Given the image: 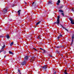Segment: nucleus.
<instances>
[{
	"label": "nucleus",
	"instance_id": "obj_1",
	"mask_svg": "<svg viewBox=\"0 0 74 74\" xmlns=\"http://www.w3.org/2000/svg\"><path fill=\"white\" fill-rule=\"evenodd\" d=\"M58 19L57 20V21L55 23H57L58 25V24H59V18H60V17L59 16H58L57 17Z\"/></svg>",
	"mask_w": 74,
	"mask_h": 74
},
{
	"label": "nucleus",
	"instance_id": "obj_2",
	"mask_svg": "<svg viewBox=\"0 0 74 74\" xmlns=\"http://www.w3.org/2000/svg\"><path fill=\"white\" fill-rule=\"evenodd\" d=\"M69 20L71 21V24H72V25H74V20H73V18H70Z\"/></svg>",
	"mask_w": 74,
	"mask_h": 74
},
{
	"label": "nucleus",
	"instance_id": "obj_3",
	"mask_svg": "<svg viewBox=\"0 0 74 74\" xmlns=\"http://www.w3.org/2000/svg\"><path fill=\"white\" fill-rule=\"evenodd\" d=\"M8 10V8H4L3 9V12H4V13H6L7 12V10Z\"/></svg>",
	"mask_w": 74,
	"mask_h": 74
},
{
	"label": "nucleus",
	"instance_id": "obj_4",
	"mask_svg": "<svg viewBox=\"0 0 74 74\" xmlns=\"http://www.w3.org/2000/svg\"><path fill=\"white\" fill-rule=\"evenodd\" d=\"M42 68L43 69V70H45L46 69H47V65H44V66L42 67Z\"/></svg>",
	"mask_w": 74,
	"mask_h": 74
},
{
	"label": "nucleus",
	"instance_id": "obj_5",
	"mask_svg": "<svg viewBox=\"0 0 74 74\" xmlns=\"http://www.w3.org/2000/svg\"><path fill=\"white\" fill-rule=\"evenodd\" d=\"M74 34H72V42H73V41H74Z\"/></svg>",
	"mask_w": 74,
	"mask_h": 74
},
{
	"label": "nucleus",
	"instance_id": "obj_6",
	"mask_svg": "<svg viewBox=\"0 0 74 74\" xmlns=\"http://www.w3.org/2000/svg\"><path fill=\"white\" fill-rule=\"evenodd\" d=\"M28 58H29V56H26L25 57V60H27Z\"/></svg>",
	"mask_w": 74,
	"mask_h": 74
},
{
	"label": "nucleus",
	"instance_id": "obj_7",
	"mask_svg": "<svg viewBox=\"0 0 74 74\" xmlns=\"http://www.w3.org/2000/svg\"><path fill=\"white\" fill-rule=\"evenodd\" d=\"M26 63V62L25 61H24L22 62L21 64H22V65H25Z\"/></svg>",
	"mask_w": 74,
	"mask_h": 74
},
{
	"label": "nucleus",
	"instance_id": "obj_8",
	"mask_svg": "<svg viewBox=\"0 0 74 74\" xmlns=\"http://www.w3.org/2000/svg\"><path fill=\"white\" fill-rule=\"evenodd\" d=\"M61 27H63V29H64L65 30H66V31H67V32H69V31L67 29H66V28H64V27H63V25H60Z\"/></svg>",
	"mask_w": 74,
	"mask_h": 74
},
{
	"label": "nucleus",
	"instance_id": "obj_9",
	"mask_svg": "<svg viewBox=\"0 0 74 74\" xmlns=\"http://www.w3.org/2000/svg\"><path fill=\"white\" fill-rule=\"evenodd\" d=\"M52 2L51 1H49L48 2V4H52Z\"/></svg>",
	"mask_w": 74,
	"mask_h": 74
},
{
	"label": "nucleus",
	"instance_id": "obj_10",
	"mask_svg": "<svg viewBox=\"0 0 74 74\" xmlns=\"http://www.w3.org/2000/svg\"><path fill=\"white\" fill-rule=\"evenodd\" d=\"M62 46H61V45L58 46H57L56 47L57 48H62Z\"/></svg>",
	"mask_w": 74,
	"mask_h": 74
},
{
	"label": "nucleus",
	"instance_id": "obj_11",
	"mask_svg": "<svg viewBox=\"0 0 74 74\" xmlns=\"http://www.w3.org/2000/svg\"><path fill=\"white\" fill-rule=\"evenodd\" d=\"M4 51V49H3V48H2L1 49L0 51V53L1 52H3V51Z\"/></svg>",
	"mask_w": 74,
	"mask_h": 74
},
{
	"label": "nucleus",
	"instance_id": "obj_12",
	"mask_svg": "<svg viewBox=\"0 0 74 74\" xmlns=\"http://www.w3.org/2000/svg\"><path fill=\"white\" fill-rule=\"evenodd\" d=\"M6 38H8V39H9L10 38V36H9V35L8 34H7L6 36Z\"/></svg>",
	"mask_w": 74,
	"mask_h": 74
},
{
	"label": "nucleus",
	"instance_id": "obj_13",
	"mask_svg": "<svg viewBox=\"0 0 74 74\" xmlns=\"http://www.w3.org/2000/svg\"><path fill=\"white\" fill-rule=\"evenodd\" d=\"M21 10H19L18 11V14L19 15H20V12H21Z\"/></svg>",
	"mask_w": 74,
	"mask_h": 74
},
{
	"label": "nucleus",
	"instance_id": "obj_14",
	"mask_svg": "<svg viewBox=\"0 0 74 74\" xmlns=\"http://www.w3.org/2000/svg\"><path fill=\"white\" fill-rule=\"evenodd\" d=\"M38 39H40V40H41V36H38Z\"/></svg>",
	"mask_w": 74,
	"mask_h": 74
},
{
	"label": "nucleus",
	"instance_id": "obj_15",
	"mask_svg": "<svg viewBox=\"0 0 74 74\" xmlns=\"http://www.w3.org/2000/svg\"><path fill=\"white\" fill-rule=\"evenodd\" d=\"M42 51H43V53H46V52H46V51H45V50H44V49H43V50Z\"/></svg>",
	"mask_w": 74,
	"mask_h": 74
},
{
	"label": "nucleus",
	"instance_id": "obj_16",
	"mask_svg": "<svg viewBox=\"0 0 74 74\" xmlns=\"http://www.w3.org/2000/svg\"><path fill=\"white\" fill-rule=\"evenodd\" d=\"M59 11L60 12H63V11L62 10H59Z\"/></svg>",
	"mask_w": 74,
	"mask_h": 74
},
{
	"label": "nucleus",
	"instance_id": "obj_17",
	"mask_svg": "<svg viewBox=\"0 0 74 74\" xmlns=\"http://www.w3.org/2000/svg\"><path fill=\"white\" fill-rule=\"evenodd\" d=\"M14 44V42H12L10 44V46H12V45L13 44Z\"/></svg>",
	"mask_w": 74,
	"mask_h": 74
},
{
	"label": "nucleus",
	"instance_id": "obj_18",
	"mask_svg": "<svg viewBox=\"0 0 74 74\" xmlns=\"http://www.w3.org/2000/svg\"><path fill=\"white\" fill-rule=\"evenodd\" d=\"M40 21L39 22L37 23H36V25H38V24H39V23H40Z\"/></svg>",
	"mask_w": 74,
	"mask_h": 74
},
{
	"label": "nucleus",
	"instance_id": "obj_19",
	"mask_svg": "<svg viewBox=\"0 0 74 74\" xmlns=\"http://www.w3.org/2000/svg\"><path fill=\"white\" fill-rule=\"evenodd\" d=\"M9 52L10 54H13V53H12V52H11L10 51H9Z\"/></svg>",
	"mask_w": 74,
	"mask_h": 74
},
{
	"label": "nucleus",
	"instance_id": "obj_20",
	"mask_svg": "<svg viewBox=\"0 0 74 74\" xmlns=\"http://www.w3.org/2000/svg\"><path fill=\"white\" fill-rule=\"evenodd\" d=\"M48 56H50V57H51V58H52V57H53V56H52L51 55V54H50L48 55Z\"/></svg>",
	"mask_w": 74,
	"mask_h": 74
},
{
	"label": "nucleus",
	"instance_id": "obj_21",
	"mask_svg": "<svg viewBox=\"0 0 74 74\" xmlns=\"http://www.w3.org/2000/svg\"><path fill=\"white\" fill-rule=\"evenodd\" d=\"M61 14L63 16H64V13H61Z\"/></svg>",
	"mask_w": 74,
	"mask_h": 74
},
{
	"label": "nucleus",
	"instance_id": "obj_22",
	"mask_svg": "<svg viewBox=\"0 0 74 74\" xmlns=\"http://www.w3.org/2000/svg\"><path fill=\"white\" fill-rule=\"evenodd\" d=\"M58 3H60V0H58Z\"/></svg>",
	"mask_w": 74,
	"mask_h": 74
},
{
	"label": "nucleus",
	"instance_id": "obj_23",
	"mask_svg": "<svg viewBox=\"0 0 74 74\" xmlns=\"http://www.w3.org/2000/svg\"><path fill=\"white\" fill-rule=\"evenodd\" d=\"M56 53H60V52L59 51H56Z\"/></svg>",
	"mask_w": 74,
	"mask_h": 74
},
{
	"label": "nucleus",
	"instance_id": "obj_24",
	"mask_svg": "<svg viewBox=\"0 0 74 74\" xmlns=\"http://www.w3.org/2000/svg\"><path fill=\"white\" fill-rule=\"evenodd\" d=\"M18 72H19V74H21V72H20L21 71L20 70H18Z\"/></svg>",
	"mask_w": 74,
	"mask_h": 74
},
{
	"label": "nucleus",
	"instance_id": "obj_25",
	"mask_svg": "<svg viewBox=\"0 0 74 74\" xmlns=\"http://www.w3.org/2000/svg\"><path fill=\"white\" fill-rule=\"evenodd\" d=\"M60 37H63V36H62V34H60Z\"/></svg>",
	"mask_w": 74,
	"mask_h": 74
},
{
	"label": "nucleus",
	"instance_id": "obj_26",
	"mask_svg": "<svg viewBox=\"0 0 74 74\" xmlns=\"http://www.w3.org/2000/svg\"><path fill=\"white\" fill-rule=\"evenodd\" d=\"M63 6L62 5L60 7V8L61 9L62 8H63Z\"/></svg>",
	"mask_w": 74,
	"mask_h": 74
},
{
	"label": "nucleus",
	"instance_id": "obj_27",
	"mask_svg": "<svg viewBox=\"0 0 74 74\" xmlns=\"http://www.w3.org/2000/svg\"><path fill=\"white\" fill-rule=\"evenodd\" d=\"M34 58V56H33L32 57V59H33Z\"/></svg>",
	"mask_w": 74,
	"mask_h": 74
},
{
	"label": "nucleus",
	"instance_id": "obj_28",
	"mask_svg": "<svg viewBox=\"0 0 74 74\" xmlns=\"http://www.w3.org/2000/svg\"><path fill=\"white\" fill-rule=\"evenodd\" d=\"M64 73L65 74H68V73H66V71H65L64 72Z\"/></svg>",
	"mask_w": 74,
	"mask_h": 74
},
{
	"label": "nucleus",
	"instance_id": "obj_29",
	"mask_svg": "<svg viewBox=\"0 0 74 74\" xmlns=\"http://www.w3.org/2000/svg\"><path fill=\"white\" fill-rule=\"evenodd\" d=\"M5 45H4L2 48H3H3H5Z\"/></svg>",
	"mask_w": 74,
	"mask_h": 74
},
{
	"label": "nucleus",
	"instance_id": "obj_30",
	"mask_svg": "<svg viewBox=\"0 0 74 74\" xmlns=\"http://www.w3.org/2000/svg\"><path fill=\"white\" fill-rule=\"evenodd\" d=\"M33 49H34L35 51H37V50H36V49H35V48H34Z\"/></svg>",
	"mask_w": 74,
	"mask_h": 74
},
{
	"label": "nucleus",
	"instance_id": "obj_31",
	"mask_svg": "<svg viewBox=\"0 0 74 74\" xmlns=\"http://www.w3.org/2000/svg\"><path fill=\"white\" fill-rule=\"evenodd\" d=\"M73 42H72H72L71 43V45H73Z\"/></svg>",
	"mask_w": 74,
	"mask_h": 74
},
{
	"label": "nucleus",
	"instance_id": "obj_32",
	"mask_svg": "<svg viewBox=\"0 0 74 74\" xmlns=\"http://www.w3.org/2000/svg\"><path fill=\"white\" fill-rule=\"evenodd\" d=\"M40 49H41V50H43L44 49H42V48H40Z\"/></svg>",
	"mask_w": 74,
	"mask_h": 74
},
{
	"label": "nucleus",
	"instance_id": "obj_33",
	"mask_svg": "<svg viewBox=\"0 0 74 74\" xmlns=\"http://www.w3.org/2000/svg\"><path fill=\"white\" fill-rule=\"evenodd\" d=\"M57 5H59V3H58H58H57Z\"/></svg>",
	"mask_w": 74,
	"mask_h": 74
},
{
	"label": "nucleus",
	"instance_id": "obj_34",
	"mask_svg": "<svg viewBox=\"0 0 74 74\" xmlns=\"http://www.w3.org/2000/svg\"><path fill=\"white\" fill-rule=\"evenodd\" d=\"M72 11H74V9H73V8H72Z\"/></svg>",
	"mask_w": 74,
	"mask_h": 74
},
{
	"label": "nucleus",
	"instance_id": "obj_35",
	"mask_svg": "<svg viewBox=\"0 0 74 74\" xmlns=\"http://www.w3.org/2000/svg\"><path fill=\"white\" fill-rule=\"evenodd\" d=\"M3 53H6V51H4Z\"/></svg>",
	"mask_w": 74,
	"mask_h": 74
},
{
	"label": "nucleus",
	"instance_id": "obj_36",
	"mask_svg": "<svg viewBox=\"0 0 74 74\" xmlns=\"http://www.w3.org/2000/svg\"><path fill=\"white\" fill-rule=\"evenodd\" d=\"M60 38V36H58V39H59Z\"/></svg>",
	"mask_w": 74,
	"mask_h": 74
},
{
	"label": "nucleus",
	"instance_id": "obj_37",
	"mask_svg": "<svg viewBox=\"0 0 74 74\" xmlns=\"http://www.w3.org/2000/svg\"><path fill=\"white\" fill-rule=\"evenodd\" d=\"M34 2H33V3L32 4V5H33V4H34Z\"/></svg>",
	"mask_w": 74,
	"mask_h": 74
},
{
	"label": "nucleus",
	"instance_id": "obj_38",
	"mask_svg": "<svg viewBox=\"0 0 74 74\" xmlns=\"http://www.w3.org/2000/svg\"><path fill=\"white\" fill-rule=\"evenodd\" d=\"M24 3H25V4H27V3L26 2H24Z\"/></svg>",
	"mask_w": 74,
	"mask_h": 74
},
{
	"label": "nucleus",
	"instance_id": "obj_39",
	"mask_svg": "<svg viewBox=\"0 0 74 74\" xmlns=\"http://www.w3.org/2000/svg\"><path fill=\"white\" fill-rule=\"evenodd\" d=\"M6 56H7L5 55V56H4V58H5V57H6Z\"/></svg>",
	"mask_w": 74,
	"mask_h": 74
},
{
	"label": "nucleus",
	"instance_id": "obj_40",
	"mask_svg": "<svg viewBox=\"0 0 74 74\" xmlns=\"http://www.w3.org/2000/svg\"><path fill=\"white\" fill-rule=\"evenodd\" d=\"M14 5H13L12 6V7H14Z\"/></svg>",
	"mask_w": 74,
	"mask_h": 74
},
{
	"label": "nucleus",
	"instance_id": "obj_41",
	"mask_svg": "<svg viewBox=\"0 0 74 74\" xmlns=\"http://www.w3.org/2000/svg\"><path fill=\"white\" fill-rule=\"evenodd\" d=\"M66 70L65 69V71H66Z\"/></svg>",
	"mask_w": 74,
	"mask_h": 74
},
{
	"label": "nucleus",
	"instance_id": "obj_42",
	"mask_svg": "<svg viewBox=\"0 0 74 74\" xmlns=\"http://www.w3.org/2000/svg\"><path fill=\"white\" fill-rule=\"evenodd\" d=\"M56 74V72H55V73L54 74Z\"/></svg>",
	"mask_w": 74,
	"mask_h": 74
},
{
	"label": "nucleus",
	"instance_id": "obj_43",
	"mask_svg": "<svg viewBox=\"0 0 74 74\" xmlns=\"http://www.w3.org/2000/svg\"><path fill=\"white\" fill-rule=\"evenodd\" d=\"M1 36H0V38H1Z\"/></svg>",
	"mask_w": 74,
	"mask_h": 74
}]
</instances>
